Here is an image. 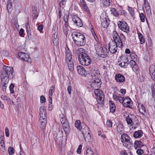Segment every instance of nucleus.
<instances>
[{"mask_svg": "<svg viewBox=\"0 0 155 155\" xmlns=\"http://www.w3.org/2000/svg\"><path fill=\"white\" fill-rule=\"evenodd\" d=\"M76 53L80 63L82 65L87 67L86 71L88 74H91L92 78L100 74L99 70L94 68L90 67L89 65L91 63V60L85 49L82 48H78Z\"/></svg>", "mask_w": 155, "mask_h": 155, "instance_id": "f257e3e1", "label": "nucleus"}, {"mask_svg": "<svg viewBox=\"0 0 155 155\" xmlns=\"http://www.w3.org/2000/svg\"><path fill=\"white\" fill-rule=\"evenodd\" d=\"M72 38L74 43L80 46H84L86 43L84 36L80 32H74L72 34Z\"/></svg>", "mask_w": 155, "mask_h": 155, "instance_id": "f03ea898", "label": "nucleus"}, {"mask_svg": "<svg viewBox=\"0 0 155 155\" xmlns=\"http://www.w3.org/2000/svg\"><path fill=\"white\" fill-rule=\"evenodd\" d=\"M95 49L97 55L101 57L104 58L108 56V50L106 48L101 46L100 43L97 44Z\"/></svg>", "mask_w": 155, "mask_h": 155, "instance_id": "7ed1b4c3", "label": "nucleus"}, {"mask_svg": "<svg viewBox=\"0 0 155 155\" xmlns=\"http://www.w3.org/2000/svg\"><path fill=\"white\" fill-rule=\"evenodd\" d=\"M114 39V42L118 44L119 47H122L124 46L127 45V42L126 41L125 37L123 34H120L119 36L115 38L113 37Z\"/></svg>", "mask_w": 155, "mask_h": 155, "instance_id": "20e7f679", "label": "nucleus"}, {"mask_svg": "<svg viewBox=\"0 0 155 155\" xmlns=\"http://www.w3.org/2000/svg\"><path fill=\"white\" fill-rule=\"evenodd\" d=\"M121 140L124 146L127 148L133 146V142L130 137L126 134H124L121 136Z\"/></svg>", "mask_w": 155, "mask_h": 155, "instance_id": "39448f33", "label": "nucleus"}, {"mask_svg": "<svg viewBox=\"0 0 155 155\" xmlns=\"http://www.w3.org/2000/svg\"><path fill=\"white\" fill-rule=\"evenodd\" d=\"M119 65L121 67L126 68L129 64L128 56L127 54L122 55L118 59Z\"/></svg>", "mask_w": 155, "mask_h": 155, "instance_id": "423d86ee", "label": "nucleus"}, {"mask_svg": "<svg viewBox=\"0 0 155 155\" xmlns=\"http://www.w3.org/2000/svg\"><path fill=\"white\" fill-rule=\"evenodd\" d=\"M117 25L119 28L122 31L128 34L129 32V26L127 23L125 21H119Z\"/></svg>", "mask_w": 155, "mask_h": 155, "instance_id": "0eeeda50", "label": "nucleus"}, {"mask_svg": "<svg viewBox=\"0 0 155 155\" xmlns=\"http://www.w3.org/2000/svg\"><path fill=\"white\" fill-rule=\"evenodd\" d=\"M3 70L2 71L1 74H4L7 76L12 77L13 75V68L12 67L4 66L3 67Z\"/></svg>", "mask_w": 155, "mask_h": 155, "instance_id": "6e6552de", "label": "nucleus"}, {"mask_svg": "<svg viewBox=\"0 0 155 155\" xmlns=\"http://www.w3.org/2000/svg\"><path fill=\"white\" fill-rule=\"evenodd\" d=\"M117 43L114 42L112 40L110 41L108 44V50L112 54H114L117 51Z\"/></svg>", "mask_w": 155, "mask_h": 155, "instance_id": "1a4fd4ad", "label": "nucleus"}, {"mask_svg": "<svg viewBox=\"0 0 155 155\" xmlns=\"http://www.w3.org/2000/svg\"><path fill=\"white\" fill-rule=\"evenodd\" d=\"M72 20L74 23V24L76 25L78 27H81L83 25L81 19L78 16L75 15H72Z\"/></svg>", "mask_w": 155, "mask_h": 155, "instance_id": "9d476101", "label": "nucleus"}, {"mask_svg": "<svg viewBox=\"0 0 155 155\" xmlns=\"http://www.w3.org/2000/svg\"><path fill=\"white\" fill-rule=\"evenodd\" d=\"M124 106L126 107L132 108V101L130 98L129 97H126L123 99V100Z\"/></svg>", "mask_w": 155, "mask_h": 155, "instance_id": "9b49d317", "label": "nucleus"}, {"mask_svg": "<svg viewBox=\"0 0 155 155\" xmlns=\"http://www.w3.org/2000/svg\"><path fill=\"white\" fill-rule=\"evenodd\" d=\"M115 79L117 82L122 83L125 81V78L124 76L120 74H115Z\"/></svg>", "mask_w": 155, "mask_h": 155, "instance_id": "f8f14e48", "label": "nucleus"}, {"mask_svg": "<svg viewBox=\"0 0 155 155\" xmlns=\"http://www.w3.org/2000/svg\"><path fill=\"white\" fill-rule=\"evenodd\" d=\"M77 69L78 73L82 76H85L86 75V70L85 68L81 65L78 66H77Z\"/></svg>", "mask_w": 155, "mask_h": 155, "instance_id": "ddd939ff", "label": "nucleus"}, {"mask_svg": "<svg viewBox=\"0 0 155 155\" xmlns=\"http://www.w3.org/2000/svg\"><path fill=\"white\" fill-rule=\"evenodd\" d=\"M40 117L46 118V110L45 106L41 107L39 109Z\"/></svg>", "mask_w": 155, "mask_h": 155, "instance_id": "4468645a", "label": "nucleus"}, {"mask_svg": "<svg viewBox=\"0 0 155 155\" xmlns=\"http://www.w3.org/2000/svg\"><path fill=\"white\" fill-rule=\"evenodd\" d=\"M80 3L84 9V10L86 12L87 14H90V11L89 8L87 5L84 0H80Z\"/></svg>", "mask_w": 155, "mask_h": 155, "instance_id": "2eb2a0df", "label": "nucleus"}, {"mask_svg": "<svg viewBox=\"0 0 155 155\" xmlns=\"http://www.w3.org/2000/svg\"><path fill=\"white\" fill-rule=\"evenodd\" d=\"M103 21L101 22V25L104 28H107L110 24V21L109 18H102Z\"/></svg>", "mask_w": 155, "mask_h": 155, "instance_id": "dca6fc26", "label": "nucleus"}, {"mask_svg": "<svg viewBox=\"0 0 155 155\" xmlns=\"http://www.w3.org/2000/svg\"><path fill=\"white\" fill-rule=\"evenodd\" d=\"M130 67L132 68V70L134 71H137L138 69V66L134 60H131L129 64Z\"/></svg>", "mask_w": 155, "mask_h": 155, "instance_id": "f3484780", "label": "nucleus"}, {"mask_svg": "<svg viewBox=\"0 0 155 155\" xmlns=\"http://www.w3.org/2000/svg\"><path fill=\"white\" fill-rule=\"evenodd\" d=\"M37 139L38 137L35 135H32L31 139V144L36 147H37L38 142Z\"/></svg>", "mask_w": 155, "mask_h": 155, "instance_id": "a211bd4d", "label": "nucleus"}, {"mask_svg": "<svg viewBox=\"0 0 155 155\" xmlns=\"http://www.w3.org/2000/svg\"><path fill=\"white\" fill-rule=\"evenodd\" d=\"M4 74H1L0 75L2 82L3 84H7L8 82L10 76L6 75Z\"/></svg>", "mask_w": 155, "mask_h": 155, "instance_id": "6ab92c4d", "label": "nucleus"}, {"mask_svg": "<svg viewBox=\"0 0 155 155\" xmlns=\"http://www.w3.org/2000/svg\"><path fill=\"white\" fill-rule=\"evenodd\" d=\"M39 120L41 123V128L42 129H44L47 123L46 118L40 117Z\"/></svg>", "mask_w": 155, "mask_h": 155, "instance_id": "aec40b11", "label": "nucleus"}, {"mask_svg": "<svg viewBox=\"0 0 155 155\" xmlns=\"http://www.w3.org/2000/svg\"><path fill=\"white\" fill-rule=\"evenodd\" d=\"M144 146L143 141L136 140L134 143V147L136 149L137 148H141Z\"/></svg>", "mask_w": 155, "mask_h": 155, "instance_id": "412c9836", "label": "nucleus"}, {"mask_svg": "<svg viewBox=\"0 0 155 155\" xmlns=\"http://www.w3.org/2000/svg\"><path fill=\"white\" fill-rule=\"evenodd\" d=\"M104 95L98 96L97 97V100L99 104H100L101 106H104Z\"/></svg>", "mask_w": 155, "mask_h": 155, "instance_id": "4be33fe9", "label": "nucleus"}, {"mask_svg": "<svg viewBox=\"0 0 155 155\" xmlns=\"http://www.w3.org/2000/svg\"><path fill=\"white\" fill-rule=\"evenodd\" d=\"M62 125L65 133L69 132L70 130V127L69 125L68 121L62 124Z\"/></svg>", "mask_w": 155, "mask_h": 155, "instance_id": "5701e85b", "label": "nucleus"}, {"mask_svg": "<svg viewBox=\"0 0 155 155\" xmlns=\"http://www.w3.org/2000/svg\"><path fill=\"white\" fill-rule=\"evenodd\" d=\"M143 132L141 130H139L134 132L133 136L135 138H139L142 136Z\"/></svg>", "mask_w": 155, "mask_h": 155, "instance_id": "b1692460", "label": "nucleus"}, {"mask_svg": "<svg viewBox=\"0 0 155 155\" xmlns=\"http://www.w3.org/2000/svg\"><path fill=\"white\" fill-rule=\"evenodd\" d=\"M138 108L139 112L144 116H145L144 113L146 112L145 107L143 104H140L138 105Z\"/></svg>", "mask_w": 155, "mask_h": 155, "instance_id": "393cba45", "label": "nucleus"}, {"mask_svg": "<svg viewBox=\"0 0 155 155\" xmlns=\"http://www.w3.org/2000/svg\"><path fill=\"white\" fill-rule=\"evenodd\" d=\"M109 103L110 106V111L112 113H113L115 112L116 110V106L114 103V102L112 101H110Z\"/></svg>", "mask_w": 155, "mask_h": 155, "instance_id": "a878e982", "label": "nucleus"}, {"mask_svg": "<svg viewBox=\"0 0 155 155\" xmlns=\"http://www.w3.org/2000/svg\"><path fill=\"white\" fill-rule=\"evenodd\" d=\"M134 117H135V116L133 115L130 114V115H129L127 117L126 120L127 124H132L133 122L132 119Z\"/></svg>", "mask_w": 155, "mask_h": 155, "instance_id": "bb28decb", "label": "nucleus"}, {"mask_svg": "<svg viewBox=\"0 0 155 155\" xmlns=\"http://www.w3.org/2000/svg\"><path fill=\"white\" fill-rule=\"evenodd\" d=\"M53 137L56 142H58L62 141L61 137V136L58 135V133L55 131L53 133Z\"/></svg>", "mask_w": 155, "mask_h": 155, "instance_id": "cd10ccee", "label": "nucleus"}, {"mask_svg": "<svg viewBox=\"0 0 155 155\" xmlns=\"http://www.w3.org/2000/svg\"><path fill=\"white\" fill-rule=\"evenodd\" d=\"M144 4L147 14L151 13L150 7L148 1H146V3L145 2H144Z\"/></svg>", "mask_w": 155, "mask_h": 155, "instance_id": "c85d7f7f", "label": "nucleus"}, {"mask_svg": "<svg viewBox=\"0 0 155 155\" xmlns=\"http://www.w3.org/2000/svg\"><path fill=\"white\" fill-rule=\"evenodd\" d=\"M94 94L97 97V96H101L104 95L103 92L100 89H95Z\"/></svg>", "mask_w": 155, "mask_h": 155, "instance_id": "c756f323", "label": "nucleus"}, {"mask_svg": "<svg viewBox=\"0 0 155 155\" xmlns=\"http://www.w3.org/2000/svg\"><path fill=\"white\" fill-rule=\"evenodd\" d=\"M68 64V66L70 70L73 71L74 70V65L73 63V61H70L66 62Z\"/></svg>", "mask_w": 155, "mask_h": 155, "instance_id": "7c9ffc66", "label": "nucleus"}, {"mask_svg": "<svg viewBox=\"0 0 155 155\" xmlns=\"http://www.w3.org/2000/svg\"><path fill=\"white\" fill-rule=\"evenodd\" d=\"M111 14L115 17H117L119 16L118 11H117L115 8H111L110 10Z\"/></svg>", "mask_w": 155, "mask_h": 155, "instance_id": "2f4dec72", "label": "nucleus"}, {"mask_svg": "<svg viewBox=\"0 0 155 155\" xmlns=\"http://www.w3.org/2000/svg\"><path fill=\"white\" fill-rule=\"evenodd\" d=\"M118 13L119 15H124L125 17L127 15V14L125 11L123 9L121 6H120L119 10L118 11Z\"/></svg>", "mask_w": 155, "mask_h": 155, "instance_id": "473e14b6", "label": "nucleus"}, {"mask_svg": "<svg viewBox=\"0 0 155 155\" xmlns=\"http://www.w3.org/2000/svg\"><path fill=\"white\" fill-rule=\"evenodd\" d=\"M82 132L84 136H86L88 135L90 133L88 127L87 126L85 127L84 128L82 129Z\"/></svg>", "mask_w": 155, "mask_h": 155, "instance_id": "72a5a7b5", "label": "nucleus"}, {"mask_svg": "<svg viewBox=\"0 0 155 155\" xmlns=\"http://www.w3.org/2000/svg\"><path fill=\"white\" fill-rule=\"evenodd\" d=\"M75 126L76 128L79 130L82 129V126H81V123L79 120H77L75 121Z\"/></svg>", "mask_w": 155, "mask_h": 155, "instance_id": "f704fd0d", "label": "nucleus"}, {"mask_svg": "<svg viewBox=\"0 0 155 155\" xmlns=\"http://www.w3.org/2000/svg\"><path fill=\"white\" fill-rule=\"evenodd\" d=\"M139 38L140 41V43L141 44H143L145 42V39L143 35L140 33H138Z\"/></svg>", "mask_w": 155, "mask_h": 155, "instance_id": "c9c22d12", "label": "nucleus"}, {"mask_svg": "<svg viewBox=\"0 0 155 155\" xmlns=\"http://www.w3.org/2000/svg\"><path fill=\"white\" fill-rule=\"evenodd\" d=\"M25 27L28 36H30L31 34L30 33L31 30L30 29V25L28 23H27L26 24Z\"/></svg>", "mask_w": 155, "mask_h": 155, "instance_id": "e433bc0d", "label": "nucleus"}, {"mask_svg": "<svg viewBox=\"0 0 155 155\" xmlns=\"http://www.w3.org/2000/svg\"><path fill=\"white\" fill-rule=\"evenodd\" d=\"M25 55V53L21 52H19L18 53V55L20 59L25 61H27V60H26L25 58H24Z\"/></svg>", "mask_w": 155, "mask_h": 155, "instance_id": "4c0bfd02", "label": "nucleus"}, {"mask_svg": "<svg viewBox=\"0 0 155 155\" xmlns=\"http://www.w3.org/2000/svg\"><path fill=\"white\" fill-rule=\"evenodd\" d=\"M120 95V94H118L116 92H114L113 94V99L116 101H119Z\"/></svg>", "mask_w": 155, "mask_h": 155, "instance_id": "58836bf2", "label": "nucleus"}, {"mask_svg": "<svg viewBox=\"0 0 155 155\" xmlns=\"http://www.w3.org/2000/svg\"><path fill=\"white\" fill-rule=\"evenodd\" d=\"M85 141L87 142H91L92 140V139L90 135V133L86 136H84Z\"/></svg>", "mask_w": 155, "mask_h": 155, "instance_id": "ea45409f", "label": "nucleus"}, {"mask_svg": "<svg viewBox=\"0 0 155 155\" xmlns=\"http://www.w3.org/2000/svg\"><path fill=\"white\" fill-rule=\"evenodd\" d=\"M72 59V54H66V61H71Z\"/></svg>", "mask_w": 155, "mask_h": 155, "instance_id": "a19ab883", "label": "nucleus"}, {"mask_svg": "<svg viewBox=\"0 0 155 155\" xmlns=\"http://www.w3.org/2000/svg\"><path fill=\"white\" fill-rule=\"evenodd\" d=\"M94 154L93 151L90 148L87 147L86 155H94Z\"/></svg>", "mask_w": 155, "mask_h": 155, "instance_id": "79ce46f5", "label": "nucleus"}, {"mask_svg": "<svg viewBox=\"0 0 155 155\" xmlns=\"http://www.w3.org/2000/svg\"><path fill=\"white\" fill-rule=\"evenodd\" d=\"M139 124L138 122V121H136L135 123L133 122L131 125L132 126V128H133L134 129H135L137 128L139 126Z\"/></svg>", "mask_w": 155, "mask_h": 155, "instance_id": "37998d69", "label": "nucleus"}, {"mask_svg": "<svg viewBox=\"0 0 155 155\" xmlns=\"http://www.w3.org/2000/svg\"><path fill=\"white\" fill-rule=\"evenodd\" d=\"M12 3L11 2H8L7 5V8L8 10V12L9 13V10H11L12 9Z\"/></svg>", "mask_w": 155, "mask_h": 155, "instance_id": "c03bdc74", "label": "nucleus"}, {"mask_svg": "<svg viewBox=\"0 0 155 155\" xmlns=\"http://www.w3.org/2000/svg\"><path fill=\"white\" fill-rule=\"evenodd\" d=\"M117 130L118 132L123 131L124 130V128H123V126L121 124H119L118 125H117Z\"/></svg>", "mask_w": 155, "mask_h": 155, "instance_id": "a18cd8bd", "label": "nucleus"}, {"mask_svg": "<svg viewBox=\"0 0 155 155\" xmlns=\"http://www.w3.org/2000/svg\"><path fill=\"white\" fill-rule=\"evenodd\" d=\"M128 9L130 15L132 17H133L134 15V10L132 8L130 7L129 6L128 7Z\"/></svg>", "mask_w": 155, "mask_h": 155, "instance_id": "49530a36", "label": "nucleus"}, {"mask_svg": "<svg viewBox=\"0 0 155 155\" xmlns=\"http://www.w3.org/2000/svg\"><path fill=\"white\" fill-rule=\"evenodd\" d=\"M8 152L9 155H12L14 153L15 150L13 147H9L8 149Z\"/></svg>", "mask_w": 155, "mask_h": 155, "instance_id": "de8ad7c7", "label": "nucleus"}, {"mask_svg": "<svg viewBox=\"0 0 155 155\" xmlns=\"http://www.w3.org/2000/svg\"><path fill=\"white\" fill-rule=\"evenodd\" d=\"M136 152L139 155H142L143 154V155H145L143 150L141 148H138Z\"/></svg>", "mask_w": 155, "mask_h": 155, "instance_id": "09e8293b", "label": "nucleus"}, {"mask_svg": "<svg viewBox=\"0 0 155 155\" xmlns=\"http://www.w3.org/2000/svg\"><path fill=\"white\" fill-rule=\"evenodd\" d=\"M103 3L104 6H108L110 5V0H103Z\"/></svg>", "mask_w": 155, "mask_h": 155, "instance_id": "8fccbe9b", "label": "nucleus"}, {"mask_svg": "<svg viewBox=\"0 0 155 155\" xmlns=\"http://www.w3.org/2000/svg\"><path fill=\"white\" fill-rule=\"evenodd\" d=\"M149 71L150 74H151V73L155 71V65H152L150 66L149 68Z\"/></svg>", "mask_w": 155, "mask_h": 155, "instance_id": "3c124183", "label": "nucleus"}, {"mask_svg": "<svg viewBox=\"0 0 155 155\" xmlns=\"http://www.w3.org/2000/svg\"><path fill=\"white\" fill-rule=\"evenodd\" d=\"M59 2V5L60 7H61V5H64L66 3L67 0H58Z\"/></svg>", "mask_w": 155, "mask_h": 155, "instance_id": "603ef678", "label": "nucleus"}, {"mask_svg": "<svg viewBox=\"0 0 155 155\" xmlns=\"http://www.w3.org/2000/svg\"><path fill=\"white\" fill-rule=\"evenodd\" d=\"M140 17L141 22H143L145 21V16L143 13H140Z\"/></svg>", "mask_w": 155, "mask_h": 155, "instance_id": "864d4df0", "label": "nucleus"}, {"mask_svg": "<svg viewBox=\"0 0 155 155\" xmlns=\"http://www.w3.org/2000/svg\"><path fill=\"white\" fill-rule=\"evenodd\" d=\"M23 86L26 90L28 91L29 89L28 85L26 81H24L23 82Z\"/></svg>", "mask_w": 155, "mask_h": 155, "instance_id": "5fc2aeb1", "label": "nucleus"}, {"mask_svg": "<svg viewBox=\"0 0 155 155\" xmlns=\"http://www.w3.org/2000/svg\"><path fill=\"white\" fill-rule=\"evenodd\" d=\"M55 90V87L54 86H52L50 88L49 91V94H52L54 92Z\"/></svg>", "mask_w": 155, "mask_h": 155, "instance_id": "6e6d98bb", "label": "nucleus"}, {"mask_svg": "<svg viewBox=\"0 0 155 155\" xmlns=\"http://www.w3.org/2000/svg\"><path fill=\"white\" fill-rule=\"evenodd\" d=\"M106 124L108 127H111L112 126V122L110 120H107Z\"/></svg>", "mask_w": 155, "mask_h": 155, "instance_id": "4d7b16f0", "label": "nucleus"}, {"mask_svg": "<svg viewBox=\"0 0 155 155\" xmlns=\"http://www.w3.org/2000/svg\"><path fill=\"white\" fill-rule=\"evenodd\" d=\"M14 87V85L13 84H11L9 86V90L11 93L12 94L14 93L13 89Z\"/></svg>", "mask_w": 155, "mask_h": 155, "instance_id": "13d9d810", "label": "nucleus"}, {"mask_svg": "<svg viewBox=\"0 0 155 155\" xmlns=\"http://www.w3.org/2000/svg\"><path fill=\"white\" fill-rule=\"evenodd\" d=\"M60 120L62 124H63L64 123H65V122H68V121L67 120L66 117L64 116H63V117H61V119H60Z\"/></svg>", "mask_w": 155, "mask_h": 155, "instance_id": "bf43d9fd", "label": "nucleus"}, {"mask_svg": "<svg viewBox=\"0 0 155 155\" xmlns=\"http://www.w3.org/2000/svg\"><path fill=\"white\" fill-rule=\"evenodd\" d=\"M40 101L41 103H43L45 102L46 98L44 96L42 95L40 97Z\"/></svg>", "mask_w": 155, "mask_h": 155, "instance_id": "052dcab7", "label": "nucleus"}, {"mask_svg": "<svg viewBox=\"0 0 155 155\" xmlns=\"http://www.w3.org/2000/svg\"><path fill=\"white\" fill-rule=\"evenodd\" d=\"M82 146V145L81 144L79 146L77 150V152L78 153L80 154L81 153Z\"/></svg>", "mask_w": 155, "mask_h": 155, "instance_id": "680f3d73", "label": "nucleus"}, {"mask_svg": "<svg viewBox=\"0 0 155 155\" xmlns=\"http://www.w3.org/2000/svg\"><path fill=\"white\" fill-rule=\"evenodd\" d=\"M149 155H155V147L152 148L150 150V153Z\"/></svg>", "mask_w": 155, "mask_h": 155, "instance_id": "e2e57ef3", "label": "nucleus"}, {"mask_svg": "<svg viewBox=\"0 0 155 155\" xmlns=\"http://www.w3.org/2000/svg\"><path fill=\"white\" fill-rule=\"evenodd\" d=\"M5 135L7 137H8L9 136V129L7 127H6L5 128Z\"/></svg>", "mask_w": 155, "mask_h": 155, "instance_id": "0e129e2a", "label": "nucleus"}, {"mask_svg": "<svg viewBox=\"0 0 155 155\" xmlns=\"http://www.w3.org/2000/svg\"><path fill=\"white\" fill-rule=\"evenodd\" d=\"M150 74L152 80L153 81H155V71L151 73Z\"/></svg>", "mask_w": 155, "mask_h": 155, "instance_id": "69168bd1", "label": "nucleus"}, {"mask_svg": "<svg viewBox=\"0 0 155 155\" xmlns=\"http://www.w3.org/2000/svg\"><path fill=\"white\" fill-rule=\"evenodd\" d=\"M43 28V25L42 24L40 25L38 27V29L39 31L41 32L42 31Z\"/></svg>", "mask_w": 155, "mask_h": 155, "instance_id": "338daca9", "label": "nucleus"}, {"mask_svg": "<svg viewBox=\"0 0 155 155\" xmlns=\"http://www.w3.org/2000/svg\"><path fill=\"white\" fill-rule=\"evenodd\" d=\"M100 81L101 80L99 78L98 79H96L94 80L92 82L93 83H94V84H98V83H99Z\"/></svg>", "mask_w": 155, "mask_h": 155, "instance_id": "774afa93", "label": "nucleus"}]
</instances>
